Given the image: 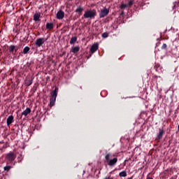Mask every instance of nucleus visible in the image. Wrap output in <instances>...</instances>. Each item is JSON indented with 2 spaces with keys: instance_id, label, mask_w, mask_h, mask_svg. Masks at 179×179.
<instances>
[{
  "instance_id": "obj_1",
  "label": "nucleus",
  "mask_w": 179,
  "mask_h": 179,
  "mask_svg": "<svg viewBox=\"0 0 179 179\" xmlns=\"http://www.w3.org/2000/svg\"><path fill=\"white\" fill-rule=\"evenodd\" d=\"M51 96L50 98V107L52 108L55 106V101H57V96H58V87L55 89L50 93Z\"/></svg>"
},
{
  "instance_id": "obj_2",
  "label": "nucleus",
  "mask_w": 179,
  "mask_h": 179,
  "mask_svg": "<svg viewBox=\"0 0 179 179\" xmlns=\"http://www.w3.org/2000/svg\"><path fill=\"white\" fill-rule=\"evenodd\" d=\"M111 156H112L111 153H110V152L107 153L105 157V159H106L108 166H114L117 162V158L114 157L113 159H110Z\"/></svg>"
},
{
  "instance_id": "obj_3",
  "label": "nucleus",
  "mask_w": 179,
  "mask_h": 179,
  "mask_svg": "<svg viewBox=\"0 0 179 179\" xmlns=\"http://www.w3.org/2000/svg\"><path fill=\"white\" fill-rule=\"evenodd\" d=\"M96 15V10L94 9H92V10H87V11H85L83 15V17L85 19L87 18L92 19V18H94Z\"/></svg>"
},
{
  "instance_id": "obj_4",
  "label": "nucleus",
  "mask_w": 179,
  "mask_h": 179,
  "mask_svg": "<svg viewBox=\"0 0 179 179\" xmlns=\"http://www.w3.org/2000/svg\"><path fill=\"white\" fill-rule=\"evenodd\" d=\"M17 158V155L14 152H9L6 155V160L7 162L12 163Z\"/></svg>"
},
{
  "instance_id": "obj_5",
  "label": "nucleus",
  "mask_w": 179,
  "mask_h": 179,
  "mask_svg": "<svg viewBox=\"0 0 179 179\" xmlns=\"http://www.w3.org/2000/svg\"><path fill=\"white\" fill-rule=\"evenodd\" d=\"M48 40V38H38L35 41V45H36V47L40 48L43 46V44H44V43Z\"/></svg>"
},
{
  "instance_id": "obj_6",
  "label": "nucleus",
  "mask_w": 179,
  "mask_h": 179,
  "mask_svg": "<svg viewBox=\"0 0 179 179\" xmlns=\"http://www.w3.org/2000/svg\"><path fill=\"white\" fill-rule=\"evenodd\" d=\"M99 49V44L98 43H94L92 45L90 50V55L88 56V58H90V57H92V54H94V52Z\"/></svg>"
},
{
  "instance_id": "obj_7",
  "label": "nucleus",
  "mask_w": 179,
  "mask_h": 179,
  "mask_svg": "<svg viewBox=\"0 0 179 179\" xmlns=\"http://www.w3.org/2000/svg\"><path fill=\"white\" fill-rule=\"evenodd\" d=\"M164 134H165L164 129H159V134H157L156 140L159 141L162 138Z\"/></svg>"
},
{
  "instance_id": "obj_8",
  "label": "nucleus",
  "mask_w": 179,
  "mask_h": 179,
  "mask_svg": "<svg viewBox=\"0 0 179 179\" xmlns=\"http://www.w3.org/2000/svg\"><path fill=\"white\" fill-rule=\"evenodd\" d=\"M108 13H109V10L107 8H104L101 10V13H99V17L100 18L104 17L106 15H108Z\"/></svg>"
},
{
  "instance_id": "obj_9",
  "label": "nucleus",
  "mask_w": 179,
  "mask_h": 179,
  "mask_svg": "<svg viewBox=\"0 0 179 179\" xmlns=\"http://www.w3.org/2000/svg\"><path fill=\"white\" fill-rule=\"evenodd\" d=\"M14 122H15L14 116L13 115L8 116L6 120L7 127H10Z\"/></svg>"
},
{
  "instance_id": "obj_10",
  "label": "nucleus",
  "mask_w": 179,
  "mask_h": 179,
  "mask_svg": "<svg viewBox=\"0 0 179 179\" xmlns=\"http://www.w3.org/2000/svg\"><path fill=\"white\" fill-rule=\"evenodd\" d=\"M64 17H65V12L62 11V10H60L59 11L57 12V18L59 20H62L64 19Z\"/></svg>"
},
{
  "instance_id": "obj_11",
  "label": "nucleus",
  "mask_w": 179,
  "mask_h": 179,
  "mask_svg": "<svg viewBox=\"0 0 179 179\" xmlns=\"http://www.w3.org/2000/svg\"><path fill=\"white\" fill-rule=\"evenodd\" d=\"M31 113L30 108H27L22 113V116L27 117Z\"/></svg>"
},
{
  "instance_id": "obj_12",
  "label": "nucleus",
  "mask_w": 179,
  "mask_h": 179,
  "mask_svg": "<svg viewBox=\"0 0 179 179\" xmlns=\"http://www.w3.org/2000/svg\"><path fill=\"white\" fill-rule=\"evenodd\" d=\"M45 27L48 29L52 30V29H54V24H52L51 22L50 23L48 22V23H46Z\"/></svg>"
},
{
  "instance_id": "obj_13",
  "label": "nucleus",
  "mask_w": 179,
  "mask_h": 179,
  "mask_svg": "<svg viewBox=\"0 0 179 179\" xmlns=\"http://www.w3.org/2000/svg\"><path fill=\"white\" fill-rule=\"evenodd\" d=\"M84 10L83 7L79 6L78 8L76 10V13H78L79 15L82 14V12Z\"/></svg>"
},
{
  "instance_id": "obj_14",
  "label": "nucleus",
  "mask_w": 179,
  "mask_h": 179,
  "mask_svg": "<svg viewBox=\"0 0 179 179\" xmlns=\"http://www.w3.org/2000/svg\"><path fill=\"white\" fill-rule=\"evenodd\" d=\"M15 48H16V46L13 45H11L9 47L8 50H9V52H10V54H15L14 52H15Z\"/></svg>"
},
{
  "instance_id": "obj_15",
  "label": "nucleus",
  "mask_w": 179,
  "mask_h": 179,
  "mask_svg": "<svg viewBox=\"0 0 179 179\" xmlns=\"http://www.w3.org/2000/svg\"><path fill=\"white\" fill-rule=\"evenodd\" d=\"M40 16H41L40 13H35V14L34 15V20L35 22L38 21V20L40 19Z\"/></svg>"
},
{
  "instance_id": "obj_16",
  "label": "nucleus",
  "mask_w": 179,
  "mask_h": 179,
  "mask_svg": "<svg viewBox=\"0 0 179 179\" xmlns=\"http://www.w3.org/2000/svg\"><path fill=\"white\" fill-rule=\"evenodd\" d=\"M76 41H78L77 36L72 37L70 41V44L71 45L75 44V43H76Z\"/></svg>"
},
{
  "instance_id": "obj_17",
  "label": "nucleus",
  "mask_w": 179,
  "mask_h": 179,
  "mask_svg": "<svg viewBox=\"0 0 179 179\" xmlns=\"http://www.w3.org/2000/svg\"><path fill=\"white\" fill-rule=\"evenodd\" d=\"M127 171H122V172H120L119 173V176L120 178H125V177H127Z\"/></svg>"
},
{
  "instance_id": "obj_18",
  "label": "nucleus",
  "mask_w": 179,
  "mask_h": 179,
  "mask_svg": "<svg viewBox=\"0 0 179 179\" xmlns=\"http://www.w3.org/2000/svg\"><path fill=\"white\" fill-rule=\"evenodd\" d=\"M79 50H80V48L78 46H76L72 48V52L73 54H76Z\"/></svg>"
},
{
  "instance_id": "obj_19",
  "label": "nucleus",
  "mask_w": 179,
  "mask_h": 179,
  "mask_svg": "<svg viewBox=\"0 0 179 179\" xmlns=\"http://www.w3.org/2000/svg\"><path fill=\"white\" fill-rule=\"evenodd\" d=\"M33 84V80H27L25 81L26 86H31Z\"/></svg>"
},
{
  "instance_id": "obj_20",
  "label": "nucleus",
  "mask_w": 179,
  "mask_h": 179,
  "mask_svg": "<svg viewBox=\"0 0 179 179\" xmlns=\"http://www.w3.org/2000/svg\"><path fill=\"white\" fill-rule=\"evenodd\" d=\"M30 50V48L28 46H26L24 49H23V54H28V52Z\"/></svg>"
},
{
  "instance_id": "obj_21",
  "label": "nucleus",
  "mask_w": 179,
  "mask_h": 179,
  "mask_svg": "<svg viewBox=\"0 0 179 179\" xmlns=\"http://www.w3.org/2000/svg\"><path fill=\"white\" fill-rule=\"evenodd\" d=\"M11 168H12L11 166H6L3 167V170H4V171L9 172L10 171Z\"/></svg>"
},
{
  "instance_id": "obj_22",
  "label": "nucleus",
  "mask_w": 179,
  "mask_h": 179,
  "mask_svg": "<svg viewBox=\"0 0 179 179\" xmlns=\"http://www.w3.org/2000/svg\"><path fill=\"white\" fill-rule=\"evenodd\" d=\"M134 3H135L134 1V0H131V1H129V3H128L127 5H128V6H129V8H131V6H132Z\"/></svg>"
},
{
  "instance_id": "obj_23",
  "label": "nucleus",
  "mask_w": 179,
  "mask_h": 179,
  "mask_svg": "<svg viewBox=\"0 0 179 179\" xmlns=\"http://www.w3.org/2000/svg\"><path fill=\"white\" fill-rule=\"evenodd\" d=\"M127 6H128L127 4H124V3H122V4L120 6V8H121V9H124V8H126Z\"/></svg>"
},
{
  "instance_id": "obj_24",
  "label": "nucleus",
  "mask_w": 179,
  "mask_h": 179,
  "mask_svg": "<svg viewBox=\"0 0 179 179\" xmlns=\"http://www.w3.org/2000/svg\"><path fill=\"white\" fill-rule=\"evenodd\" d=\"M108 36V34L107 32H104L102 34V37L103 38H107Z\"/></svg>"
},
{
  "instance_id": "obj_25",
  "label": "nucleus",
  "mask_w": 179,
  "mask_h": 179,
  "mask_svg": "<svg viewBox=\"0 0 179 179\" xmlns=\"http://www.w3.org/2000/svg\"><path fill=\"white\" fill-rule=\"evenodd\" d=\"M159 66H160V64L155 63V67H154V69H155L156 71H157V69H159Z\"/></svg>"
},
{
  "instance_id": "obj_26",
  "label": "nucleus",
  "mask_w": 179,
  "mask_h": 179,
  "mask_svg": "<svg viewBox=\"0 0 179 179\" xmlns=\"http://www.w3.org/2000/svg\"><path fill=\"white\" fill-rule=\"evenodd\" d=\"M167 48V45L166 43H164L163 45L162 46V49H166Z\"/></svg>"
},
{
  "instance_id": "obj_27",
  "label": "nucleus",
  "mask_w": 179,
  "mask_h": 179,
  "mask_svg": "<svg viewBox=\"0 0 179 179\" xmlns=\"http://www.w3.org/2000/svg\"><path fill=\"white\" fill-rule=\"evenodd\" d=\"M104 179H113V177L110 176H106Z\"/></svg>"
},
{
  "instance_id": "obj_28",
  "label": "nucleus",
  "mask_w": 179,
  "mask_h": 179,
  "mask_svg": "<svg viewBox=\"0 0 179 179\" xmlns=\"http://www.w3.org/2000/svg\"><path fill=\"white\" fill-rule=\"evenodd\" d=\"M17 50H18V48H15V53H14V55H15L16 54V52H17Z\"/></svg>"
},
{
  "instance_id": "obj_29",
  "label": "nucleus",
  "mask_w": 179,
  "mask_h": 179,
  "mask_svg": "<svg viewBox=\"0 0 179 179\" xmlns=\"http://www.w3.org/2000/svg\"><path fill=\"white\" fill-rule=\"evenodd\" d=\"M146 179H153L152 178H151L149 174L147 176V178Z\"/></svg>"
},
{
  "instance_id": "obj_30",
  "label": "nucleus",
  "mask_w": 179,
  "mask_h": 179,
  "mask_svg": "<svg viewBox=\"0 0 179 179\" xmlns=\"http://www.w3.org/2000/svg\"><path fill=\"white\" fill-rule=\"evenodd\" d=\"M124 14V11L122 10V13H120V15H121V16H123Z\"/></svg>"
},
{
  "instance_id": "obj_31",
  "label": "nucleus",
  "mask_w": 179,
  "mask_h": 179,
  "mask_svg": "<svg viewBox=\"0 0 179 179\" xmlns=\"http://www.w3.org/2000/svg\"><path fill=\"white\" fill-rule=\"evenodd\" d=\"M127 179H133V177L128 178Z\"/></svg>"
},
{
  "instance_id": "obj_32",
  "label": "nucleus",
  "mask_w": 179,
  "mask_h": 179,
  "mask_svg": "<svg viewBox=\"0 0 179 179\" xmlns=\"http://www.w3.org/2000/svg\"><path fill=\"white\" fill-rule=\"evenodd\" d=\"M178 131H179V125H178Z\"/></svg>"
}]
</instances>
